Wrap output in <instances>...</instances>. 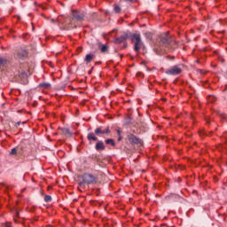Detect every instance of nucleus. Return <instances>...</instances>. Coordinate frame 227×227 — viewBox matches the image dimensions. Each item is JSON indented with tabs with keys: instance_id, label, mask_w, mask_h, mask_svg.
<instances>
[{
	"instance_id": "nucleus-15",
	"label": "nucleus",
	"mask_w": 227,
	"mask_h": 227,
	"mask_svg": "<svg viewBox=\"0 0 227 227\" xmlns=\"http://www.w3.org/2000/svg\"><path fill=\"white\" fill-rule=\"evenodd\" d=\"M94 58H95V55H93V54H87L85 56L84 61L86 63H91V61H93Z\"/></svg>"
},
{
	"instance_id": "nucleus-5",
	"label": "nucleus",
	"mask_w": 227,
	"mask_h": 227,
	"mask_svg": "<svg viewBox=\"0 0 227 227\" xmlns=\"http://www.w3.org/2000/svg\"><path fill=\"white\" fill-rule=\"evenodd\" d=\"M127 137L130 145H137V146H143V140L136 137L134 134L129 133L128 134Z\"/></svg>"
},
{
	"instance_id": "nucleus-2",
	"label": "nucleus",
	"mask_w": 227,
	"mask_h": 227,
	"mask_svg": "<svg viewBox=\"0 0 227 227\" xmlns=\"http://www.w3.org/2000/svg\"><path fill=\"white\" fill-rule=\"evenodd\" d=\"M77 22H82L84 20V13L79 11L72 10V19H65L64 21L60 22L62 24V27L64 31H70V29H75L77 27Z\"/></svg>"
},
{
	"instance_id": "nucleus-18",
	"label": "nucleus",
	"mask_w": 227,
	"mask_h": 227,
	"mask_svg": "<svg viewBox=\"0 0 227 227\" xmlns=\"http://www.w3.org/2000/svg\"><path fill=\"white\" fill-rule=\"evenodd\" d=\"M114 11L115 13H121V7H120L119 5H114Z\"/></svg>"
},
{
	"instance_id": "nucleus-8",
	"label": "nucleus",
	"mask_w": 227,
	"mask_h": 227,
	"mask_svg": "<svg viewBox=\"0 0 227 227\" xmlns=\"http://www.w3.org/2000/svg\"><path fill=\"white\" fill-rule=\"evenodd\" d=\"M129 39V34L123 33L120 37L115 39V43H123Z\"/></svg>"
},
{
	"instance_id": "nucleus-35",
	"label": "nucleus",
	"mask_w": 227,
	"mask_h": 227,
	"mask_svg": "<svg viewBox=\"0 0 227 227\" xmlns=\"http://www.w3.org/2000/svg\"><path fill=\"white\" fill-rule=\"evenodd\" d=\"M14 221L17 223V219L14 218Z\"/></svg>"
},
{
	"instance_id": "nucleus-17",
	"label": "nucleus",
	"mask_w": 227,
	"mask_h": 227,
	"mask_svg": "<svg viewBox=\"0 0 227 227\" xmlns=\"http://www.w3.org/2000/svg\"><path fill=\"white\" fill-rule=\"evenodd\" d=\"M106 145H111L112 146H116V143H114V139L108 138L106 140Z\"/></svg>"
},
{
	"instance_id": "nucleus-23",
	"label": "nucleus",
	"mask_w": 227,
	"mask_h": 227,
	"mask_svg": "<svg viewBox=\"0 0 227 227\" xmlns=\"http://www.w3.org/2000/svg\"><path fill=\"white\" fill-rule=\"evenodd\" d=\"M145 36H146L148 38V40H152V33L147 32L145 34Z\"/></svg>"
},
{
	"instance_id": "nucleus-32",
	"label": "nucleus",
	"mask_w": 227,
	"mask_h": 227,
	"mask_svg": "<svg viewBox=\"0 0 227 227\" xmlns=\"http://www.w3.org/2000/svg\"><path fill=\"white\" fill-rule=\"evenodd\" d=\"M118 141H121V137H120L118 138Z\"/></svg>"
},
{
	"instance_id": "nucleus-28",
	"label": "nucleus",
	"mask_w": 227,
	"mask_h": 227,
	"mask_svg": "<svg viewBox=\"0 0 227 227\" xmlns=\"http://www.w3.org/2000/svg\"><path fill=\"white\" fill-rule=\"evenodd\" d=\"M118 136H121V131H120V129L117 130Z\"/></svg>"
},
{
	"instance_id": "nucleus-6",
	"label": "nucleus",
	"mask_w": 227,
	"mask_h": 227,
	"mask_svg": "<svg viewBox=\"0 0 227 227\" xmlns=\"http://www.w3.org/2000/svg\"><path fill=\"white\" fill-rule=\"evenodd\" d=\"M168 75H178V74H182V68L177 66H174L171 69L165 72Z\"/></svg>"
},
{
	"instance_id": "nucleus-20",
	"label": "nucleus",
	"mask_w": 227,
	"mask_h": 227,
	"mask_svg": "<svg viewBox=\"0 0 227 227\" xmlns=\"http://www.w3.org/2000/svg\"><path fill=\"white\" fill-rule=\"evenodd\" d=\"M44 201L46 203H49L50 201H52V197H51V195H45Z\"/></svg>"
},
{
	"instance_id": "nucleus-36",
	"label": "nucleus",
	"mask_w": 227,
	"mask_h": 227,
	"mask_svg": "<svg viewBox=\"0 0 227 227\" xmlns=\"http://www.w3.org/2000/svg\"><path fill=\"white\" fill-rule=\"evenodd\" d=\"M224 119L227 121V117H224Z\"/></svg>"
},
{
	"instance_id": "nucleus-22",
	"label": "nucleus",
	"mask_w": 227,
	"mask_h": 227,
	"mask_svg": "<svg viewBox=\"0 0 227 227\" xmlns=\"http://www.w3.org/2000/svg\"><path fill=\"white\" fill-rule=\"evenodd\" d=\"M10 153L11 155H17V147L12 148Z\"/></svg>"
},
{
	"instance_id": "nucleus-31",
	"label": "nucleus",
	"mask_w": 227,
	"mask_h": 227,
	"mask_svg": "<svg viewBox=\"0 0 227 227\" xmlns=\"http://www.w3.org/2000/svg\"><path fill=\"white\" fill-rule=\"evenodd\" d=\"M16 217H19V212H16Z\"/></svg>"
},
{
	"instance_id": "nucleus-14",
	"label": "nucleus",
	"mask_w": 227,
	"mask_h": 227,
	"mask_svg": "<svg viewBox=\"0 0 227 227\" xmlns=\"http://www.w3.org/2000/svg\"><path fill=\"white\" fill-rule=\"evenodd\" d=\"M8 63V59L0 56V68L6 67Z\"/></svg>"
},
{
	"instance_id": "nucleus-24",
	"label": "nucleus",
	"mask_w": 227,
	"mask_h": 227,
	"mask_svg": "<svg viewBox=\"0 0 227 227\" xmlns=\"http://www.w3.org/2000/svg\"><path fill=\"white\" fill-rule=\"evenodd\" d=\"M175 57H169V56H167L166 59H173Z\"/></svg>"
},
{
	"instance_id": "nucleus-13",
	"label": "nucleus",
	"mask_w": 227,
	"mask_h": 227,
	"mask_svg": "<svg viewBox=\"0 0 227 227\" xmlns=\"http://www.w3.org/2000/svg\"><path fill=\"white\" fill-rule=\"evenodd\" d=\"M88 141H98V137H97V135L93 132H90L87 135Z\"/></svg>"
},
{
	"instance_id": "nucleus-9",
	"label": "nucleus",
	"mask_w": 227,
	"mask_h": 227,
	"mask_svg": "<svg viewBox=\"0 0 227 227\" xmlns=\"http://www.w3.org/2000/svg\"><path fill=\"white\" fill-rule=\"evenodd\" d=\"M29 52H27V50H20L18 52V58L20 59H26L27 58Z\"/></svg>"
},
{
	"instance_id": "nucleus-4",
	"label": "nucleus",
	"mask_w": 227,
	"mask_h": 227,
	"mask_svg": "<svg viewBox=\"0 0 227 227\" xmlns=\"http://www.w3.org/2000/svg\"><path fill=\"white\" fill-rule=\"evenodd\" d=\"M131 41L134 42V51L135 52H139V51H141V47H143V45H145V43H143V40H141V35L139 34H133L130 35Z\"/></svg>"
},
{
	"instance_id": "nucleus-33",
	"label": "nucleus",
	"mask_w": 227,
	"mask_h": 227,
	"mask_svg": "<svg viewBox=\"0 0 227 227\" xmlns=\"http://www.w3.org/2000/svg\"><path fill=\"white\" fill-rule=\"evenodd\" d=\"M126 1H129V3H132V1H134V0H126Z\"/></svg>"
},
{
	"instance_id": "nucleus-25",
	"label": "nucleus",
	"mask_w": 227,
	"mask_h": 227,
	"mask_svg": "<svg viewBox=\"0 0 227 227\" xmlns=\"http://www.w3.org/2000/svg\"><path fill=\"white\" fill-rule=\"evenodd\" d=\"M223 148V145H219L218 146H217V150H221Z\"/></svg>"
},
{
	"instance_id": "nucleus-11",
	"label": "nucleus",
	"mask_w": 227,
	"mask_h": 227,
	"mask_svg": "<svg viewBox=\"0 0 227 227\" xmlns=\"http://www.w3.org/2000/svg\"><path fill=\"white\" fill-rule=\"evenodd\" d=\"M95 149L98 152H104V150H106V145H104V142L102 141H98L96 145H95Z\"/></svg>"
},
{
	"instance_id": "nucleus-29",
	"label": "nucleus",
	"mask_w": 227,
	"mask_h": 227,
	"mask_svg": "<svg viewBox=\"0 0 227 227\" xmlns=\"http://www.w3.org/2000/svg\"><path fill=\"white\" fill-rule=\"evenodd\" d=\"M128 120L127 123H130V117H128Z\"/></svg>"
},
{
	"instance_id": "nucleus-3",
	"label": "nucleus",
	"mask_w": 227,
	"mask_h": 227,
	"mask_svg": "<svg viewBox=\"0 0 227 227\" xmlns=\"http://www.w3.org/2000/svg\"><path fill=\"white\" fill-rule=\"evenodd\" d=\"M98 178H97L92 174L84 173L82 175L78 180L80 187H86V185H91L97 184Z\"/></svg>"
},
{
	"instance_id": "nucleus-21",
	"label": "nucleus",
	"mask_w": 227,
	"mask_h": 227,
	"mask_svg": "<svg viewBox=\"0 0 227 227\" xmlns=\"http://www.w3.org/2000/svg\"><path fill=\"white\" fill-rule=\"evenodd\" d=\"M41 88H51V83L43 82L40 84Z\"/></svg>"
},
{
	"instance_id": "nucleus-26",
	"label": "nucleus",
	"mask_w": 227,
	"mask_h": 227,
	"mask_svg": "<svg viewBox=\"0 0 227 227\" xmlns=\"http://www.w3.org/2000/svg\"><path fill=\"white\" fill-rule=\"evenodd\" d=\"M51 22H52L54 24V22H56V20L55 19H51Z\"/></svg>"
},
{
	"instance_id": "nucleus-7",
	"label": "nucleus",
	"mask_w": 227,
	"mask_h": 227,
	"mask_svg": "<svg viewBox=\"0 0 227 227\" xmlns=\"http://www.w3.org/2000/svg\"><path fill=\"white\" fill-rule=\"evenodd\" d=\"M110 133H111V130H109V128H106V129H102V127H98L94 130V134L98 137L104 134H110Z\"/></svg>"
},
{
	"instance_id": "nucleus-19",
	"label": "nucleus",
	"mask_w": 227,
	"mask_h": 227,
	"mask_svg": "<svg viewBox=\"0 0 227 227\" xmlns=\"http://www.w3.org/2000/svg\"><path fill=\"white\" fill-rule=\"evenodd\" d=\"M137 127H139L140 130H145L146 129V123L141 122L140 125L137 124Z\"/></svg>"
},
{
	"instance_id": "nucleus-1",
	"label": "nucleus",
	"mask_w": 227,
	"mask_h": 227,
	"mask_svg": "<svg viewBox=\"0 0 227 227\" xmlns=\"http://www.w3.org/2000/svg\"><path fill=\"white\" fill-rule=\"evenodd\" d=\"M175 43H176V42H175L173 37L169 36V32H165L160 36L159 43L155 44L153 51L157 56H162V54L166 52L164 47H166V49H171V46L175 45Z\"/></svg>"
},
{
	"instance_id": "nucleus-16",
	"label": "nucleus",
	"mask_w": 227,
	"mask_h": 227,
	"mask_svg": "<svg viewBox=\"0 0 227 227\" xmlns=\"http://www.w3.org/2000/svg\"><path fill=\"white\" fill-rule=\"evenodd\" d=\"M60 130L64 136H72V133H70V129L68 128H62Z\"/></svg>"
},
{
	"instance_id": "nucleus-27",
	"label": "nucleus",
	"mask_w": 227,
	"mask_h": 227,
	"mask_svg": "<svg viewBox=\"0 0 227 227\" xmlns=\"http://www.w3.org/2000/svg\"><path fill=\"white\" fill-rule=\"evenodd\" d=\"M20 125V121H18V122L16 123V128L19 127Z\"/></svg>"
},
{
	"instance_id": "nucleus-10",
	"label": "nucleus",
	"mask_w": 227,
	"mask_h": 227,
	"mask_svg": "<svg viewBox=\"0 0 227 227\" xmlns=\"http://www.w3.org/2000/svg\"><path fill=\"white\" fill-rule=\"evenodd\" d=\"M27 72H28L27 68L19 70L18 71V75H19L20 79H27Z\"/></svg>"
},
{
	"instance_id": "nucleus-34",
	"label": "nucleus",
	"mask_w": 227,
	"mask_h": 227,
	"mask_svg": "<svg viewBox=\"0 0 227 227\" xmlns=\"http://www.w3.org/2000/svg\"><path fill=\"white\" fill-rule=\"evenodd\" d=\"M46 227H52V225H47Z\"/></svg>"
},
{
	"instance_id": "nucleus-30",
	"label": "nucleus",
	"mask_w": 227,
	"mask_h": 227,
	"mask_svg": "<svg viewBox=\"0 0 227 227\" xmlns=\"http://www.w3.org/2000/svg\"><path fill=\"white\" fill-rule=\"evenodd\" d=\"M102 62H96V65H101Z\"/></svg>"
},
{
	"instance_id": "nucleus-12",
	"label": "nucleus",
	"mask_w": 227,
	"mask_h": 227,
	"mask_svg": "<svg viewBox=\"0 0 227 227\" xmlns=\"http://www.w3.org/2000/svg\"><path fill=\"white\" fill-rule=\"evenodd\" d=\"M98 49H99L100 52L104 53V52H107V51H109V46H107L106 44H102V43H99Z\"/></svg>"
}]
</instances>
